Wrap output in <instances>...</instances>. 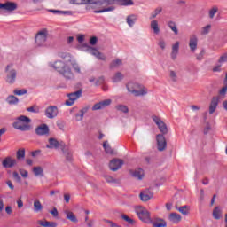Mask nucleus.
Here are the masks:
<instances>
[{
  "label": "nucleus",
  "mask_w": 227,
  "mask_h": 227,
  "mask_svg": "<svg viewBox=\"0 0 227 227\" xmlns=\"http://www.w3.org/2000/svg\"><path fill=\"white\" fill-rule=\"evenodd\" d=\"M19 8V5L15 2L7 1L5 3H0V12H5L6 13H12Z\"/></svg>",
  "instance_id": "obj_7"
},
{
  "label": "nucleus",
  "mask_w": 227,
  "mask_h": 227,
  "mask_svg": "<svg viewBox=\"0 0 227 227\" xmlns=\"http://www.w3.org/2000/svg\"><path fill=\"white\" fill-rule=\"evenodd\" d=\"M158 45L162 49V51H164V49H166V41H164V39H160Z\"/></svg>",
  "instance_id": "obj_51"
},
{
  "label": "nucleus",
  "mask_w": 227,
  "mask_h": 227,
  "mask_svg": "<svg viewBox=\"0 0 227 227\" xmlns=\"http://www.w3.org/2000/svg\"><path fill=\"white\" fill-rule=\"evenodd\" d=\"M151 29L154 35H159L160 33V28L159 27V21L157 20H153L151 21Z\"/></svg>",
  "instance_id": "obj_24"
},
{
  "label": "nucleus",
  "mask_w": 227,
  "mask_h": 227,
  "mask_svg": "<svg viewBox=\"0 0 227 227\" xmlns=\"http://www.w3.org/2000/svg\"><path fill=\"white\" fill-rule=\"evenodd\" d=\"M38 223L43 227H58V223L56 222L39 220Z\"/></svg>",
  "instance_id": "obj_29"
},
{
  "label": "nucleus",
  "mask_w": 227,
  "mask_h": 227,
  "mask_svg": "<svg viewBox=\"0 0 227 227\" xmlns=\"http://www.w3.org/2000/svg\"><path fill=\"white\" fill-rule=\"evenodd\" d=\"M153 121L157 125L160 132L161 134H168V126L164 123L162 120H160L158 116L153 115L152 117Z\"/></svg>",
  "instance_id": "obj_10"
},
{
  "label": "nucleus",
  "mask_w": 227,
  "mask_h": 227,
  "mask_svg": "<svg viewBox=\"0 0 227 227\" xmlns=\"http://www.w3.org/2000/svg\"><path fill=\"white\" fill-rule=\"evenodd\" d=\"M47 36H49V32L47 29L41 30L37 33L35 36V43L37 47H43L45 42H47Z\"/></svg>",
  "instance_id": "obj_8"
},
{
  "label": "nucleus",
  "mask_w": 227,
  "mask_h": 227,
  "mask_svg": "<svg viewBox=\"0 0 227 227\" xmlns=\"http://www.w3.org/2000/svg\"><path fill=\"white\" fill-rule=\"evenodd\" d=\"M88 51H90V54L95 56V58H97L98 59H101V61H106V55L98 51V50L89 47Z\"/></svg>",
  "instance_id": "obj_17"
},
{
  "label": "nucleus",
  "mask_w": 227,
  "mask_h": 227,
  "mask_svg": "<svg viewBox=\"0 0 227 227\" xmlns=\"http://www.w3.org/2000/svg\"><path fill=\"white\" fill-rule=\"evenodd\" d=\"M126 87L129 93H132L134 97H145V95H148V89L138 83L129 82Z\"/></svg>",
  "instance_id": "obj_3"
},
{
  "label": "nucleus",
  "mask_w": 227,
  "mask_h": 227,
  "mask_svg": "<svg viewBox=\"0 0 227 227\" xmlns=\"http://www.w3.org/2000/svg\"><path fill=\"white\" fill-rule=\"evenodd\" d=\"M227 93V86L225 85L222 90L219 91L220 95H226Z\"/></svg>",
  "instance_id": "obj_63"
},
{
  "label": "nucleus",
  "mask_w": 227,
  "mask_h": 227,
  "mask_svg": "<svg viewBox=\"0 0 227 227\" xmlns=\"http://www.w3.org/2000/svg\"><path fill=\"white\" fill-rule=\"evenodd\" d=\"M217 106H219V98L214 97L211 99V103L209 105V114H214V113H215V109H217Z\"/></svg>",
  "instance_id": "obj_21"
},
{
  "label": "nucleus",
  "mask_w": 227,
  "mask_h": 227,
  "mask_svg": "<svg viewBox=\"0 0 227 227\" xmlns=\"http://www.w3.org/2000/svg\"><path fill=\"white\" fill-rule=\"evenodd\" d=\"M189 47L191 52H196V50L198 49V36L194 35L190 36Z\"/></svg>",
  "instance_id": "obj_15"
},
{
  "label": "nucleus",
  "mask_w": 227,
  "mask_h": 227,
  "mask_svg": "<svg viewBox=\"0 0 227 227\" xmlns=\"http://www.w3.org/2000/svg\"><path fill=\"white\" fill-rule=\"evenodd\" d=\"M227 62V53L222 55L218 60V63H226Z\"/></svg>",
  "instance_id": "obj_52"
},
{
  "label": "nucleus",
  "mask_w": 227,
  "mask_h": 227,
  "mask_svg": "<svg viewBox=\"0 0 227 227\" xmlns=\"http://www.w3.org/2000/svg\"><path fill=\"white\" fill-rule=\"evenodd\" d=\"M37 136H45L49 134V126L47 124H42L35 129Z\"/></svg>",
  "instance_id": "obj_18"
},
{
  "label": "nucleus",
  "mask_w": 227,
  "mask_h": 227,
  "mask_svg": "<svg viewBox=\"0 0 227 227\" xmlns=\"http://www.w3.org/2000/svg\"><path fill=\"white\" fill-rule=\"evenodd\" d=\"M6 100L11 106L19 104V98L13 95L9 96Z\"/></svg>",
  "instance_id": "obj_35"
},
{
  "label": "nucleus",
  "mask_w": 227,
  "mask_h": 227,
  "mask_svg": "<svg viewBox=\"0 0 227 227\" xmlns=\"http://www.w3.org/2000/svg\"><path fill=\"white\" fill-rule=\"evenodd\" d=\"M70 4H97L103 9L94 11V13H106V12H114L113 5L118 3L119 6H134V0H69Z\"/></svg>",
  "instance_id": "obj_1"
},
{
  "label": "nucleus",
  "mask_w": 227,
  "mask_h": 227,
  "mask_svg": "<svg viewBox=\"0 0 227 227\" xmlns=\"http://www.w3.org/2000/svg\"><path fill=\"white\" fill-rule=\"evenodd\" d=\"M135 212L143 223H145L146 224H150L152 223V218L150 217V212L142 206H137L135 207Z\"/></svg>",
  "instance_id": "obj_5"
},
{
  "label": "nucleus",
  "mask_w": 227,
  "mask_h": 227,
  "mask_svg": "<svg viewBox=\"0 0 227 227\" xmlns=\"http://www.w3.org/2000/svg\"><path fill=\"white\" fill-rule=\"evenodd\" d=\"M5 212L10 215V214H13V208L11 206H7L5 207Z\"/></svg>",
  "instance_id": "obj_61"
},
{
  "label": "nucleus",
  "mask_w": 227,
  "mask_h": 227,
  "mask_svg": "<svg viewBox=\"0 0 227 227\" xmlns=\"http://www.w3.org/2000/svg\"><path fill=\"white\" fill-rule=\"evenodd\" d=\"M179 51H180V42H176L172 45V51L170 53L171 59L173 60L176 59Z\"/></svg>",
  "instance_id": "obj_20"
},
{
  "label": "nucleus",
  "mask_w": 227,
  "mask_h": 227,
  "mask_svg": "<svg viewBox=\"0 0 227 227\" xmlns=\"http://www.w3.org/2000/svg\"><path fill=\"white\" fill-rule=\"evenodd\" d=\"M153 227H166L168 226V223L164 220H159L153 223Z\"/></svg>",
  "instance_id": "obj_39"
},
{
  "label": "nucleus",
  "mask_w": 227,
  "mask_h": 227,
  "mask_svg": "<svg viewBox=\"0 0 227 227\" xmlns=\"http://www.w3.org/2000/svg\"><path fill=\"white\" fill-rule=\"evenodd\" d=\"M27 111H28V113H40V107L37 106H33L27 108Z\"/></svg>",
  "instance_id": "obj_46"
},
{
  "label": "nucleus",
  "mask_w": 227,
  "mask_h": 227,
  "mask_svg": "<svg viewBox=\"0 0 227 227\" xmlns=\"http://www.w3.org/2000/svg\"><path fill=\"white\" fill-rule=\"evenodd\" d=\"M162 7L158 6L156 7L150 14L149 19L150 20H153V19H157V16L160 15L162 13Z\"/></svg>",
  "instance_id": "obj_25"
},
{
  "label": "nucleus",
  "mask_w": 227,
  "mask_h": 227,
  "mask_svg": "<svg viewBox=\"0 0 227 227\" xmlns=\"http://www.w3.org/2000/svg\"><path fill=\"white\" fill-rule=\"evenodd\" d=\"M158 150L159 152H164L166 147L168 146V142H166V137L162 134H159L156 136Z\"/></svg>",
  "instance_id": "obj_11"
},
{
  "label": "nucleus",
  "mask_w": 227,
  "mask_h": 227,
  "mask_svg": "<svg viewBox=\"0 0 227 227\" xmlns=\"http://www.w3.org/2000/svg\"><path fill=\"white\" fill-rule=\"evenodd\" d=\"M105 223L109 224L110 227H121V226H120V225L114 223V222L109 221V220H105Z\"/></svg>",
  "instance_id": "obj_57"
},
{
  "label": "nucleus",
  "mask_w": 227,
  "mask_h": 227,
  "mask_svg": "<svg viewBox=\"0 0 227 227\" xmlns=\"http://www.w3.org/2000/svg\"><path fill=\"white\" fill-rule=\"evenodd\" d=\"M19 171L23 178H27V176H28L27 170L20 169Z\"/></svg>",
  "instance_id": "obj_55"
},
{
  "label": "nucleus",
  "mask_w": 227,
  "mask_h": 227,
  "mask_svg": "<svg viewBox=\"0 0 227 227\" xmlns=\"http://www.w3.org/2000/svg\"><path fill=\"white\" fill-rule=\"evenodd\" d=\"M45 116L48 117L50 120H52L58 116V106H48L45 110Z\"/></svg>",
  "instance_id": "obj_12"
},
{
  "label": "nucleus",
  "mask_w": 227,
  "mask_h": 227,
  "mask_svg": "<svg viewBox=\"0 0 227 227\" xmlns=\"http://www.w3.org/2000/svg\"><path fill=\"white\" fill-rule=\"evenodd\" d=\"M50 67L54 68L60 75L65 79L70 80L74 79V73L72 72V67L76 72V74H81V67L75 60L67 59V60H57L53 64L51 63Z\"/></svg>",
  "instance_id": "obj_2"
},
{
  "label": "nucleus",
  "mask_w": 227,
  "mask_h": 227,
  "mask_svg": "<svg viewBox=\"0 0 227 227\" xmlns=\"http://www.w3.org/2000/svg\"><path fill=\"white\" fill-rule=\"evenodd\" d=\"M105 180L107 184H120V180L111 176H104Z\"/></svg>",
  "instance_id": "obj_34"
},
{
  "label": "nucleus",
  "mask_w": 227,
  "mask_h": 227,
  "mask_svg": "<svg viewBox=\"0 0 227 227\" xmlns=\"http://www.w3.org/2000/svg\"><path fill=\"white\" fill-rule=\"evenodd\" d=\"M212 29V25H207L201 28V35H208Z\"/></svg>",
  "instance_id": "obj_44"
},
{
  "label": "nucleus",
  "mask_w": 227,
  "mask_h": 227,
  "mask_svg": "<svg viewBox=\"0 0 227 227\" xmlns=\"http://www.w3.org/2000/svg\"><path fill=\"white\" fill-rule=\"evenodd\" d=\"M13 93H14V95H18L19 97H22V95H26V93H27V90L22 89V90H14Z\"/></svg>",
  "instance_id": "obj_48"
},
{
  "label": "nucleus",
  "mask_w": 227,
  "mask_h": 227,
  "mask_svg": "<svg viewBox=\"0 0 227 227\" xmlns=\"http://www.w3.org/2000/svg\"><path fill=\"white\" fill-rule=\"evenodd\" d=\"M103 147H104L105 151L106 152V153H110L111 155H113V153H114V151H113V149L111 148V145H109V144H107V142H104Z\"/></svg>",
  "instance_id": "obj_42"
},
{
  "label": "nucleus",
  "mask_w": 227,
  "mask_h": 227,
  "mask_svg": "<svg viewBox=\"0 0 227 227\" xmlns=\"http://www.w3.org/2000/svg\"><path fill=\"white\" fill-rule=\"evenodd\" d=\"M33 172L35 176H43V169L42 167H34Z\"/></svg>",
  "instance_id": "obj_37"
},
{
  "label": "nucleus",
  "mask_w": 227,
  "mask_h": 227,
  "mask_svg": "<svg viewBox=\"0 0 227 227\" xmlns=\"http://www.w3.org/2000/svg\"><path fill=\"white\" fill-rule=\"evenodd\" d=\"M178 212L183 214V215H187L189 214V206H182L178 208Z\"/></svg>",
  "instance_id": "obj_43"
},
{
  "label": "nucleus",
  "mask_w": 227,
  "mask_h": 227,
  "mask_svg": "<svg viewBox=\"0 0 227 227\" xmlns=\"http://www.w3.org/2000/svg\"><path fill=\"white\" fill-rule=\"evenodd\" d=\"M104 81H105L104 77H99V78L96 81L95 85H96V86H100V84H104Z\"/></svg>",
  "instance_id": "obj_56"
},
{
  "label": "nucleus",
  "mask_w": 227,
  "mask_h": 227,
  "mask_svg": "<svg viewBox=\"0 0 227 227\" xmlns=\"http://www.w3.org/2000/svg\"><path fill=\"white\" fill-rule=\"evenodd\" d=\"M64 214L66 215L67 219H68V221H71V223H77L78 222L77 216L74 215V212L65 210Z\"/></svg>",
  "instance_id": "obj_27"
},
{
  "label": "nucleus",
  "mask_w": 227,
  "mask_h": 227,
  "mask_svg": "<svg viewBox=\"0 0 227 227\" xmlns=\"http://www.w3.org/2000/svg\"><path fill=\"white\" fill-rule=\"evenodd\" d=\"M31 119L29 117L21 115L18 117V121L13 122L12 127L16 129V130H20L21 132H26L27 130H31Z\"/></svg>",
  "instance_id": "obj_4"
},
{
  "label": "nucleus",
  "mask_w": 227,
  "mask_h": 227,
  "mask_svg": "<svg viewBox=\"0 0 227 227\" xmlns=\"http://www.w3.org/2000/svg\"><path fill=\"white\" fill-rule=\"evenodd\" d=\"M63 153L67 160H72V153L70 152L64 150Z\"/></svg>",
  "instance_id": "obj_53"
},
{
  "label": "nucleus",
  "mask_w": 227,
  "mask_h": 227,
  "mask_svg": "<svg viewBox=\"0 0 227 227\" xmlns=\"http://www.w3.org/2000/svg\"><path fill=\"white\" fill-rule=\"evenodd\" d=\"M168 26L175 35H178V28L176 27V23H175V21H168Z\"/></svg>",
  "instance_id": "obj_33"
},
{
  "label": "nucleus",
  "mask_w": 227,
  "mask_h": 227,
  "mask_svg": "<svg viewBox=\"0 0 227 227\" xmlns=\"http://www.w3.org/2000/svg\"><path fill=\"white\" fill-rule=\"evenodd\" d=\"M213 72H221V65L215 66L213 67Z\"/></svg>",
  "instance_id": "obj_64"
},
{
  "label": "nucleus",
  "mask_w": 227,
  "mask_h": 227,
  "mask_svg": "<svg viewBox=\"0 0 227 227\" xmlns=\"http://www.w3.org/2000/svg\"><path fill=\"white\" fill-rule=\"evenodd\" d=\"M5 82L7 84H15L17 81V69L13 68V64H9L5 67Z\"/></svg>",
  "instance_id": "obj_6"
},
{
  "label": "nucleus",
  "mask_w": 227,
  "mask_h": 227,
  "mask_svg": "<svg viewBox=\"0 0 227 227\" xmlns=\"http://www.w3.org/2000/svg\"><path fill=\"white\" fill-rule=\"evenodd\" d=\"M217 12H218L217 7H213V8H211V9L209 10V17H210L211 19H214V17H215V13H217Z\"/></svg>",
  "instance_id": "obj_49"
},
{
  "label": "nucleus",
  "mask_w": 227,
  "mask_h": 227,
  "mask_svg": "<svg viewBox=\"0 0 227 227\" xmlns=\"http://www.w3.org/2000/svg\"><path fill=\"white\" fill-rule=\"evenodd\" d=\"M68 100L66 101V106H72L73 104H75L76 100H79L82 97V90H79L75 92L69 93L67 95Z\"/></svg>",
  "instance_id": "obj_9"
},
{
  "label": "nucleus",
  "mask_w": 227,
  "mask_h": 227,
  "mask_svg": "<svg viewBox=\"0 0 227 227\" xmlns=\"http://www.w3.org/2000/svg\"><path fill=\"white\" fill-rule=\"evenodd\" d=\"M16 157H17L18 160L25 159V157H26V149H24V148L19 149L16 153Z\"/></svg>",
  "instance_id": "obj_32"
},
{
  "label": "nucleus",
  "mask_w": 227,
  "mask_h": 227,
  "mask_svg": "<svg viewBox=\"0 0 227 227\" xmlns=\"http://www.w3.org/2000/svg\"><path fill=\"white\" fill-rule=\"evenodd\" d=\"M213 217L216 221H219L223 217V211H221V208L218 207H215L213 210Z\"/></svg>",
  "instance_id": "obj_30"
},
{
  "label": "nucleus",
  "mask_w": 227,
  "mask_h": 227,
  "mask_svg": "<svg viewBox=\"0 0 227 227\" xmlns=\"http://www.w3.org/2000/svg\"><path fill=\"white\" fill-rule=\"evenodd\" d=\"M205 56V50H201V51L196 55V59L198 61H201Z\"/></svg>",
  "instance_id": "obj_50"
},
{
  "label": "nucleus",
  "mask_w": 227,
  "mask_h": 227,
  "mask_svg": "<svg viewBox=\"0 0 227 227\" xmlns=\"http://www.w3.org/2000/svg\"><path fill=\"white\" fill-rule=\"evenodd\" d=\"M59 146V142L54 138L49 139V145H46L48 148H58Z\"/></svg>",
  "instance_id": "obj_31"
},
{
  "label": "nucleus",
  "mask_w": 227,
  "mask_h": 227,
  "mask_svg": "<svg viewBox=\"0 0 227 227\" xmlns=\"http://www.w3.org/2000/svg\"><path fill=\"white\" fill-rule=\"evenodd\" d=\"M139 198L141 201H149V200L153 198V193L150 190H146L140 192Z\"/></svg>",
  "instance_id": "obj_19"
},
{
  "label": "nucleus",
  "mask_w": 227,
  "mask_h": 227,
  "mask_svg": "<svg viewBox=\"0 0 227 227\" xmlns=\"http://www.w3.org/2000/svg\"><path fill=\"white\" fill-rule=\"evenodd\" d=\"M123 79V75L121 73L118 72L114 74V76L112 78L113 82H120Z\"/></svg>",
  "instance_id": "obj_41"
},
{
  "label": "nucleus",
  "mask_w": 227,
  "mask_h": 227,
  "mask_svg": "<svg viewBox=\"0 0 227 227\" xmlns=\"http://www.w3.org/2000/svg\"><path fill=\"white\" fill-rule=\"evenodd\" d=\"M2 166L4 168H13L14 166H17V160L8 156L3 160Z\"/></svg>",
  "instance_id": "obj_16"
},
{
  "label": "nucleus",
  "mask_w": 227,
  "mask_h": 227,
  "mask_svg": "<svg viewBox=\"0 0 227 227\" xmlns=\"http://www.w3.org/2000/svg\"><path fill=\"white\" fill-rule=\"evenodd\" d=\"M121 219H123V221H126V223H128L129 224H134V220H132V218L127 216V215H121Z\"/></svg>",
  "instance_id": "obj_47"
},
{
  "label": "nucleus",
  "mask_w": 227,
  "mask_h": 227,
  "mask_svg": "<svg viewBox=\"0 0 227 227\" xmlns=\"http://www.w3.org/2000/svg\"><path fill=\"white\" fill-rule=\"evenodd\" d=\"M116 109L121 113H129V107H127L125 105H119L116 106Z\"/></svg>",
  "instance_id": "obj_45"
},
{
  "label": "nucleus",
  "mask_w": 227,
  "mask_h": 227,
  "mask_svg": "<svg viewBox=\"0 0 227 227\" xmlns=\"http://www.w3.org/2000/svg\"><path fill=\"white\" fill-rule=\"evenodd\" d=\"M170 223H174V224H177L182 221V216L176 213H171L168 216Z\"/></svg>",
  "instance_id": "obj_23"
},
{
  "label": "nucleus",
  "mask_w": 227,
  "mask_h": 227,
  "mask_svg": "<svg viewBox=\"0 0 227 227\" xmlns=\"http://www.w3.org/2000/svg\"><path fill=\"white\" fill-rule=\"evenodd\" d=\"M137 21V14H130L126 18V22L129 27H134V24Z\"/></svg>",
  "instance_id": "obj_22"
},
{
  "label": "nucleus",
  "mask_w": 227,
  "mask_h": 227,
  "mask_svg": "<svg viewBox=\"0 0 227 227\" xmlns=\"http://www.w3.org/2000/svg\"><path fill=\"white\" fill-rule=\"evenodd\" d=\"M49 12L51 13H54L55 15H74V12L71 11H60V10H54V9H50Z\"/></svg>",
  "instance_id": "obj_28"
},
{
  "label": "nucleus",
  "mask_w": 227,
  "mask_h": 227,
  "mask_svg": "<svg viewBox=\"0 0 227 227\" xmlns=\"http://www.w3.org/2000/svg\"><path fill=\"white\" fill-rule=\"evenodd\" d=\"M89 110H90V106H85L82 108L79 112L84 116V114H86V113H88Z\"/></svg>",
  "instance_id": "obj_59"
},
{
  "label": "nucleus",
  "mask_w": 227,
  "mask_h": 227,
  "mask_svg": "<svg viewBox=\"0 0 227 227\" xmlns=\"http://www.w3.org/2000/svg\"><path fill=\"white\" fill-rule=\"evenodd\" d=\"M121 59H116L115 60H113L110 64V68H118V67H121Z\"/></svg>",
  "instance_id": "obj_40"
},
{
  "label": "nucleus",
  "mask_w": 227,
  "mask_h": 227,
  "mask_svg": "<svg viewBox=\"0 0 227 227\" xmlns=\"http://www.w3.org/2000/svg\"><path fill=\"white\" fill-rule=\"evenodd\" d=\"M98 41V39L97 38V36H93L90 38V45H97Z\"/></svg>",
  "instance_id": "obj_58"
},
{
  "label": "nucleus",
  "mask_w": 227,
  "mask_h": 227,
  "mask_svg": "<svg viewBox=\"0 0 227 227\" xmlns=\"http://www.w3.org/2000/svg\"><path fill=\"white\" fill-rule=\"evenodd\" d=\"M12 176H13V178L15 179V180H17L18 182H20V176H19V173H17V172H13L12 173Z\"/></svg>",
  "instance_id": "obj_62"
},
{
  "label": "nucleus",
  "mask_w": 227,
  "mask_h": 227,
  "mask_svg": "<svg viewBox=\"0 0 227 227\" xmlns=\"http://www.w3.org/2000/svg\"><path fill=\"white\" fill-rule=\"evenodd\" d=\"M43 207L42 206V203L40 200H35L34 201V210L35 212H42Z\"/></svg>",
  "instance_id": "obj_36"
},
{
  "label": "nucleus",
  "mask_w": 227,
  "mask_h": 227,
  "mask_svg": "<svg viewBox=\"0 0 227 227\" xmlns=\"http://www.w3.org/2000/svg\"><path fill=\"white\" fill-rule=\"evenodd\" d=\"M121 166H123V161L120 159H114L109 164L111 171H118V169L121 168Z\"/></svg>",
  "instance_id": "obj_14"
},
{
  "label": "nucleus",
  "mask_w": 227,
  "mask_h": 227,
  "mask_svg": "<svg viewBox=\"0 0 227 227\" xmlns=\"http://www.w3.org/2000/svg\"><path fill=\"white\" fill-rule=\"evenodd\" d=\"M50 214H51V215H53V217H58V215H59L58 209L56 207H54L51 211H50Z\"/></svg>",
  "instance_id": "obj_60"
},
{
  "label": "nucleus",
  "mask_w": 227,
  "mask_h": 227,
  "mask_svg": "<svg viewBox=\"0 0 227 227\" xmlns=\"http://www.w3.org/2000/svg\"><path fill=\"white\" fill-rule=\"evenodd\" d=\"M112 102L113 101L111 99H105L103 101L96 103L92 106V111H100V109H106V107H108V106H111Z\"/></svg>",
  "instance_id": "obj_13"
},
{
  "label": "nucleus",
  "mask_w": 227,
  "mask_h": 227,
  "mask_svg": "<svg viewBox=\"0 0 227 227\" xmlns=\"http://www.w3.org/2000/svg\"><path fill=\"white\" fill-rule=\"evenodd\" d=\"M169 79L172 82H177L178 75L176 74V72H175L173 70L169 71Z\"/></svg>",
  "instance_id": "obj_38"
},
{
  "label": "nucleus",
  "mask_w": 227,
  "mask_h": 227,
  "mask_svg": "<svg viewBox=\"0 0 227 227\" xmlns=\"http://www.w3.org/2000/svg\"><path fill=\"white\" fill-rule=\"evenodd\" d=\"M83 118H84V115L81 112L75 114L76 121H82Z\"/></svg>",
  "instance_id": "obj_54"
},
{
  "label": "nucleus",
  "mask_w": 227,
  "mask_h": 227,
  "mask_svg": "<svg viewBox=\"0 0 227 227\" xmlns=\"http://www.w3.org/2000/svg\"><path fill=\"white\" fill-rule=\"evenodd\" d=\"M132 176L137 180H143V176H145V171L143 168H137L133 171Z\"/></svg>",
  "instance_id": "obj_26"
}]
</instances>
